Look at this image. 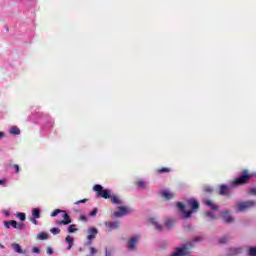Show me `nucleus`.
<instances>
[{
	"label": "nucleus",
	"mask_w": 256,
	"mask_h": 256,
	"mask_svg": "<svg viewBox=\"0 0 256 256\" xmlns=\"http://www.w3.org/2000/svg\"><path fill=\"white\" fill-rule=\"evenodd\" d=\"M50 232L52 233V235H59V233H61V229H59V228H51Z\"/></svg>",
	"instance_id": "7c9ffc66"
},
{
	"label": "nucleus",
	"mask_w": 256,
	"mask_h": 256,
	"mask_svg": "<svg viewBox=\"0 0 256 256\" xmlns=\"http://www.w3.org/2000/svg\"><path fill=\"white\" fill-rule=\"evenodd\" d=\"M229 191H231V189L227 185L223 184L219 188V195H227L228 197H231Z\"/></svg>",
	"instance_id": "f8f14e48"
},
{
	"label": "nucleus",
	"mask_w": 256,
	"mask_h": 256,
	"mask_svg": "<svg viewBox=\"0 0 256 256\" xmlns=\"http://www.w3.org/2000/svg\"><path fill=\"white\" fill-rule=\"evenodd\" d=\"M230 251L232 255H239V253H241V248H232Z\"/></svg>",
	"instance_id": "2f4dec72"
},
{
	"label": "nucleus",
	"mask_w": 256,
	"mask_h": 256,
	"mask_svg": "<svg viewBox=\"0 0 256 256\" xmlns=\"http://www.w3.org/2000/svg\"><path fill=\"white\" fill-rule=\"evenodd\" d=\"M181 247H185V253L189 255V249H193L194 245H193V242L188 241L185 244H183Z\"/></svg>",
	"instance_id": "2eb2a0df"
},
{
	"label": "nucleus",
	"mask_w": 256,
	"mask_h": 256,
	"mask_svg": "<svg viewBox=\"0 0 256 256\" xmlns=\"http://www.w3.org/2000/svg\"><path fill=\"white\" fill-rule=\"evenodd\" d=\"M16 217H17L18 219H20V221H25V219H26V215H25V213H23V212H18V213L16 214Z\"/></svg>",
	"instance_id": "cd10ccee"
},
{
	"label": "nucleus",
	"mask_w": 256,
	"mask_h": 256,
	"mask_svg": "<svg viewBox=\"0 0 256 256\" xmlns=\"http://www.w3.org/2000/svg\"><path fill=\"white\" fill-rule=\"evenodd\" d=\"M68 233H77V225L72 224L68 227Z\"/></svg>",
	"instance_id": "bb28decb"
},
{
	"label": "nucleus",
	"mask_w": 256,
	"mask_h": 256,
	"mask_svg": "<svg viewBox=\"0 0 256 256\" xmlns=\"http://www.w3.org/2000/svg\"><path fill=\"white\" fill-rule=\"evenodd\" d=\"M165 227H167V229H173V221L172 220H166L165 221Z\"/></svg>",
	"instance_id": "c756f323"
},
{
	"label": "nucleus",
	"mask_w": 256,
	"mask_h": 256,
	"mask_svg": "<svg viewBox=\"0 0 256 256\" xmlns=\"http://www.w3.org/2000/svg\"><path fill=\"white\" fill-rule=\"evenodd\" d=\"M62 213H64L63 216H62L64 220L59 221L58 225H70L71 216H69V214H67L65 211L62 212Z\"/></svg>",
	"instance_id": "9b49d317"
},
{
	"label": "nucleus",
	"mask_w": 256,
	"mask_h": 256,
	"mask_svg": "<svg viewBox=\"0 0 256 256\" xmlns=\"http://www.w3.org/2000/svg\"><path fill=\"white\" fill-rule=\"evenodd\" d=\"M176 205L177 209H179V211L184 214V219H189V217L193 215V211L199 209V201L193 198L188 200V205L191 207L192 210L187 211L182 202H178Z\"/></svg>",
	"instance_id": "f257e3e1"
},
{
	"label": "nucleus",
	"mask_w": 256,
	"mask_h": 256,
	"mask_svg": "<svg viewBox=\"0 0 256 256\" xmlns=\"http://www.w3.org/2000/svg\"><path fill=\"white\" fill-rule=\"evenodd\" d=\"M10 133H11V135H21V130L19 129V127L13 126L10 129Z\"/></svg>",
	"instance_id": "412c9836"
},
{
	"label": "nucleus",
	"mask_w": 256,
	"mask_h": 256,
	"mask_svg": "<svg viewBox=\"0 0 256 256\" xmlns=\"http://www.w3.org/2000/svg\"><path fill=\"white\" fill-rule=\"evenodd\" d=\"M10 225H11V227H13V229H17V221L10 220Z\"/></svg>",
	"instance_id": "4c0bfd02"
},
{
	"label": "nucleus",
	"mask_w": 256,
	"mask_h": 256,
	"mask_svg": "<svg viewBox=\"0 0 256 256\" xmlns=\"http://www.w3.org/2000/svg\"><path fill=\"white\" fill-rule=\"evenodd\" d=\"M16 229H19L20 231H23V229H25V225L23 223L20 224H16Z\"/></svg>",
	"instance_id": "e433bc0d"
},
{
	"label": "nucleus",
	"mask_w": 256,
	"mask_h": 256,
	"mask_svg": "<svg viewBox=\"0 0 256 256\" xmlns=\"http://www.w3.org/2000/svg\"><path fill=\"white\" fill-rule=\"evenodd\" d=\"M80 221H84L85 223H87V221H88L87 216L81 215L80 216Z\"/></svg>",
	"instance_id": "a19ab883"
},
{
	"label": "nucleus",
	"mask_w": 256,
	"mask_h": 256,
	"mask_svg": "<svg viewBox=\"0 0 256 256\" xmlns=\"http://www.w3.org/2000/svg\"><path fill=\"white\" fill-rule=\"evenodd\" d=\"M249 255L250 256H256V247H251L249 249Z\"/></svg>",
	"instance_id": "473e14b6"
},
{
	"label": "nucleus",
	"mask_w": 256,
	"mask_h": 256,
	"mask_svg": "<svg viewBox=\"0 0 256 256\" xmlns=\"http://www.w3.org/2000/svg\"><path fill=\"white\" fill-rule=\"evenodd\" d=\"M12 249L15 251V253H19L20 255H22L23 253V249H21V245L17 243L12 244Z\"/></svg>",
	"instance_id": "a211bd4d"
},
{
	"label": "nucleus",
	"mask_w": 256,
	"mask_h": 256,
	"mask_svg": "<svg viewBox=\"0 0 256 256\" xmlns=\"http://www.w3.org/2000/svg\"><path fill=\"white\" fill-rule=\"evenodd\" d=\"M93 189L97 197H101L102 199H109L111 197V190L103 189V186L99 184L94 185Z\"/></svg>",
	"instance_id": "7ed1b4c3"
},
{
	"label": "nucleus",
	"mask_w": 256,
	"mask_h": 256,
	"mask_svg": "<svg viewBox=\"0 0 256 256\" xmlns=\"http://www.w3.org/2000/svg\"><path fill=\"white\" fill-rule=\"evenodd\" d=\"M59 213H65V211L60 210V209H55V210L51 213V217H57V215H59Z\"/></svg>",
	"instance_id": "c85d7f7f"
},
{
	"label": "nucleus",
	"mask_w": 256,
	"mask_h": 256,
	"mask_svg": "<svg viewBox=\"0 0 256 256\" xmlns=\"http://www.w3.org/2000/svg\"><path fill=\"white\" fill-rule=\"evenodd\" d=\"M185 249V247H177L171 256H186L187 254L185 253Z\"/></svg>",
	"instance_id": "ddd939ff"
},
{
	"label": "nucleus",
	"mask_w": 256,
	"mask_h": 256,
	"mask_svg": "<svg viewBox=\"0 0 256 256\" xmlns=\"http://www.w3.org/2000/svg\"><path fill=\"white\" fill-rule=\"evenodd\" d=\"M2 137H5V133L0 132V139H1Z\"/></svg>",
	"instance_id": "8fccbe9b"
},
{
	"label": "nucleus",
	"mask_w": 256,
	"mask_h": 256,
	"mask_svg": "<svg viewBox=\"0 0 256 256\" xmlns=\"http://www.w3.org/2000/svg\"><path fill=\"white\" fill-rule=\"evenodd\" d=\"M32 217L34 219H40L41 218V210H39V208H34L32 210Z\"/></svg>",
	"instance_id": "f3484780"
},
{
	"label": "nucleus",
	"mask_w": 256,
	"mask_h": 256,
	"mask_svg": "<svg viewBox=\"0 0 256 256\" xmlns=\"http://www.w3.org/2000/svg\"><path fill=\"white\" fill-rule=\"evenodd\" d=\"M111 255H112V252L109 250H106V256H111Z\"/></svg>",
	"instance_id": "09e8293b"
},
{
	"label": "nucleus",
	"mask_w": 256,
	"mask_h": 256,
	"mask_svg": "<svg viewBox=\"0 0 256 256\" xmlns=\"http://www.w3.org/2000/svg\"><path fill=\"white\" fill-rule=\"evenodd\" d=\"M37 239H39L40 241H45V239H49V236L47 235V233L41 232L40 234H38Z\"/></svg>",
	"instance_id": "4be33fe9"
},
{
	"label": "nucleus",
	"mask_w": 256,
	"mask_h": 256,
	"mask_svg": "<svg viewBox=\"0 0 256 256\" xmlns=\"http://www.w3.org/2000/svg\"><path fill=\"white\" fill-rule=\"evenodd\" d=\"M136 187H138L139 189H145V187H147V183L143 180H138L135 182Z\"/></svg>",
	"instance_id": "aec40b11"
},
{
	"label": "nucleus",
	"mask_w": 256,
	"mask_h": 256,
	"mask_svg": "<svg viewBox=\"0 0 256 256\" xmlns=\"http://www.w3.org/2000/svg\"><path fill=\"white\" fill-rule=\"evenodd\" d=\"M205 217H206L207 219H209L210 221H213V219H215V214H213V213L210 212V211H207V212H205Z\"/></svg>",
	"instance_id": "a878e982"
},
{
	"label": "nucleus",
	"mask_w": 256,
	"mask_h": 256,
	"mask_svg": "<svg viewBox=\"0 0 256 256\" xmlns=\"http://www.w3.org/2000/svg\"><path fill=\"white\" fill-rule=\"evenodd\" d=\"M47 254L53 255V248H47Z\"/></svg>",
	"instance_id": "49530a36"
},
{
	"label": "nucleus",
	"mask_w": 256,
	"mask_h": 256,
	"mask_svg": "<svg viewBox=\"0 0 256 256\" xmlns=\"http://www.w3.org/2000/svg\"><path fill=\"white\" fill-rule=\"evenodd\" d=\"M31 223H33L34 225H37V218H31L30 219Z\"/></svg>",
	"instance_id": "de8ad7c7"
},
{
	"label": "nucleus",
	"mask_w": 256,
	"mask_h": 256,
	"mask_svg": "<svg viewBox=\"0 0 256 256\" xmlns=\"http://www.w3.org/2000/svg\"><path fill=\"white\" fill-rule=\"evenodd\" d=\"M97 253V249H95L94 247L90 248V254L91 255H95Z\"/></svg>",
	"instance_id": "79ce46f5"
},
{
	"label": "nucleus",
	"mask_w": 256,
	"mask_h": 256,
	"mask_svg": "<svg viewBox=\"0 0 256 256\" xmlns=\"http://www.w3.org/2000/svg\"><path fill=\"white\" fill-rule=\"evenodd\" d=\"M221 217L225 223H233V217L231 216V212L225 211L221 213Z\"/></svg>",
	"instance_id": "1a4fd4ad"
},
{
	"label": "nucleus",
	"mask_w": 256,
	"mask_h": 256,
	"mask_svg": "<svg viewBox=\"0 0 256 256\" xmlns=\"http://www.w3.org/2000/svg\"><path fill=\"white\" fill-rule=\"evenodd\" d=\"M229 242V236H223L222 238H220L219 240H218V243L220 244V245H225L226 243H228Z\"/></svg>",
	"instance_id": "393cba45"
},
{
	"label": "nucleus",
	"mask_w": 256,
	"mask_h": 256,
	"mask_svg": "<svg viewBox=\"0 0 256 256\" xmlns=\"http://www.w3.org/2000/svg\"><path fill=\"white\" fill-rule=\"evenodd\" d=\"M162 196L164 197V199H166V201H171V199H173L175 197V194H173L167 190H164L162 192Z\"/></svg>",
	"instance_id": "4468645a"
},
{
	"label": "nucleus",
	"mask_w": 256,
	"mask_h": 256,
	"mask_svg": "<svg viewBox=\"0 0 256 256\" xmlns=\"http://www.w3.org/2000/svg\"><path fill=\"white\" fill-rule=\"evenodd\" d=\"M133 213V209L125 206H119L118 211H115L112 215L113 217H124V215H129Z\"/></svg>",
	"instance_id": "39448f33"
},
{
	"label": "nucleus",
	"mask_w": 256,
	"mask_h": 256,
	"mask_svg": "<svg viewBox=\"0 0 256 256\" xmlns=\"http://www.w3.org/2000/svg\"><path fill=\"white\" fill-rule=\"evenodd\" d=\"M33 253H41V250L38 247L32 249Z\"/></svg>",
	"instance_id": "37998d69"
},
{
	"label": "nucleus",
	"mask_w": 256,
	"mask_h": 256,
	"mask_svg": "<svg viewBox=\"0 0 256 256\" xmlns=\"http://www.w3.org/2000/svg\"><path fill=\"white\" fill-rule=\"evenodd\" d=\"M156 173L158 175H161L163 173H171V168H169V167L158 168V169H156Z\"/></svg>",
	"instance_id": "dca6fc26"
},
{
	"label": "nucleus",
	"mask_w": 256,
	"mask_h": 256,
	"mask_svg": "<svg viewBox=\"0 0 256 256\" xmlns=\"http://www.w3.org/2000/svg\"><path fill=\"white\" fill-rule=\"evenodd\" d=\"M255 177V173L249 172V170L244 169L238 178L231 182L232 187H239L241 185H247L250 179Z\"/></svg>",
	"instance_id": "f03ea898"
},
{
	"label": "nucleus",
	"mask_w": 256,
	"mask_h": 256,
	"mask_svg": "<svg viewBox=\"0 0 256 256\" xmlns=\"http://www.w3.org/2000/svg\"><path fill=\"white\" fill-rule=\"evenodd\" d=\"M97 213H99V209L94 208V209L90 212V216H91V217H95V215H97Z\"/></svg>",
	"instance_id": "c9c22d12"
},
{
	"label": "nucleus",
	"mask_w": 256,
	"mask_h": 256,
	"mask_svg": "<svg viewBox=\"0 0 256 256\" xmlns=\"http://www.w3.org/2000/svg\"><path fill=\"white\" fill-rule=\"evenodd\" d=\"M204 205H206L207 207H210V209H212V211H218L219 210V206L215 205L213 203V200L210 199H204L203 200Z\"/></svg>",
	"instance_id": "9d476101"
},
{
	"label": "nucleus",
	"mask_w": 256,
	"mask_h": 256,
	"mask_svg": "<svg viewBox=\"0 0 256 256\" xmlns=\"http://www.w3.org/2000/svg\"><path fill=\"white\" fill-rule=\"evenodd\" d=\"M74 239L71 236H67L66 237V243H68V249H71V247H73V243H74Z\"/></svg>",
	"instance_id": "5701e85b"
},
{
	"label": "nucleus",
	"mask_w": 256,
	"mask_h": 256,
	"mask_svg": "<svg viewBox=\"0 0 256 256\" xmlns=\"http://www.w3.org/2000/svg\"><path fill=\"white\" fill-rule=\"evenodd\" d=\"M98 234H99V230H97V228L95 227L88 228L87 242L85 245L87 247H91V245H93V239H95V237H97Z\"/></svg>",
	"instance_id": "20e7f679"
},
{
	"label": "nucleus",
	"mask_w": 256,
	"mask_h": 256,
	"mask_svg": "<svg viewBox=\"0 0 256 256\" xmlns=\"http://www.w3.org/2000/svg\"><path fill=\"white\" fill-rule=\"evenodd\" d=\"M139 241V236H135L133 238H131L129 241H128V244H127V247L130 251H135V249H137L136 245Z\"/></svg>",
	"instance_id": "0eeeda50"
},
{
	"label": "nucleus",
	"mask_w": 256,
	"mask_h": 256,
	"mask_svg": "<svg viewBox=\"0 0 256 256\" xmlns=\"http://www.w3.org/2000/svg\"><path fill=\"white\" fill-rule=\"evenodd\" d=\"M88 199L87 198H84L82 200H78L74 203V205H81V203H87Z\"/></svg>",
	"instance_id": "f704fd0d"
},
{
	"label": "nucleus",
	"mask_w": 256,
	"mask_h": 256,
	"mask_svg": "<svg viewBox=\"0 0 256 256\" xmlns=\"http://www.w3.org/2000/svg\"><path fill=\"white\" fill-rule=\"evenodd\" d=\"M104 225L107 227L109 232L113 231V229H119V221H108L105 222Z\"/></svg>",
	"instance_id": "6e6552de"
},
{
	"label": "nucleus",
	"mask_w": 256,
	"mask_h": 256,
	"mask_svg": "<svg viewBox=\"0 0 256 256\" xmlns=\"http://www.w3.org/2000/svg\"><path fill=\"white\" fill-rule=\"evenodd\" d=\"M150 221H151V223H153V225H155V229H157V231H163V226H161L159 223H157L155 221V219L152 218Z\"/></svg>",
	"instance_id": "b1692460"
},
{
	"label": "nucleus",
	"mask_w": 256,
	"mask_h": 256,
	"mask_svg": "<svg viewBox=\"0 0 256 256\" xmlns=\"http://www.w3.org/2000/svg\"><path fill=\"white\" fill-rule=\"evenodd\" d=\"M199 241H203V238H201V237L194 238L195 243H199Z\"/></svg>",
	"instance_id": "a18cd8bd"
},
{
	"label": "nucleus",
	"mask_w": 256,
	"mask_h": 256,
	"mask_svg": "<svg viewBox=\"0 0 256 256\" xmlns=\"http://www.w3.org/2000/svg\"><path fill=\"white\" fill-rule=\"evenodd\" d=\"M5 183V181L0 180V185H3Z\"/></svg>",
	"instance_id": "3c124183"
},
{
	"label": "nucleus",
	"mask_w": 256,
	"mask_h": 256,
	"mask_svg": "<svg viewBox=\"0 0 256 256\" xmlns=\"http://www.w3.org/2000/svg\"><path fill=\"white\" fill-rule=\"evenodd\" d=\"M9 166L13 167V169L15 170V173H19V171H20L19 165H17V164H10Z\"/></svg>",
	"instance_id": "72a5a7b5"
},
{
	"label": "nucleus",
	"mask_w": 256,
	"mask_h": 256,
	"mask_svg": "<svg viewBox=\"0 0 256 256\" xmlns=\"http://www.w3.org/2000/svg\"><path fill=\"white\" fill-rule=\"evenodd\" d=\"M112 201V203H114V205H121V200H119V197L115 196V195H111L108 198Z\"/></svg>",
	"instance_id": "6ab92c4d"
},
{
	"label": "nucleus",
	"mask_w": 256,
	"mask_h": 256,
	"mask_svg": "<svg viewBox=\"0 0 256 256\" xmlns=\"http://www.w3.org/2000/svg\"><path fill=\"white\" fill-rule=\"evenodd\" d=\"M4 226L6 229H11V221H4Z\"/></svg>",
	"instance_id": "58836bf2"
},
{
	"label": "nucleus",
	"mask_w": 256,
	"mask_h": 256,
	"mask_svg": "<svg viewBox=\"0 0 256 256\" xmlns=\"http://www.w3.org/2000/svg\"><path fill=\"white\" fill-rule=\"evenodd\" d=\"M256 202L253 200L241 202L237 205V211H247V209H251V207H255Z\"/></svg>",
	"instance_id": "423d86ee"
},
{
	"label": "nucleus",
	"mask_w": 256,
	"mask_h": 256,
	"mask_svg": "<svg viewBox=\"0 0 256 256\" xmlns=\"http://www.w3.org/2000/svg\"><path fill=\"white\" fill-rule=\"evenodd\" d=\"M204 191H205L206 193H211V191H213V188H211V187H209V186H206V187H204Z\"/></svg>",
	"instance_id": "ea45409f"
},
{
	"label": "nucleus",
	"mask_w": 256,
	"mask_h": 256,
	"mask_svg": "<svg viewBox=\"0 0 256 256\" xmlns=\"http://www.w3.org/2000/svg\"><path fill=\"white\" fill-rule=\"evenodd\" d=\"M250 195H256V188H252L249 192Z\"/></svg>",
	"instance_id": "c03bdc74"
}]
</instances>
